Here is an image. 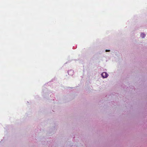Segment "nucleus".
Here are the masks:
<instances>
[{"instance_id": "2", "label": "nucleus", "mask_w": 147, "mask_h": 147, "mask_svg": "<svg viewBox=\"0 0 147 147\" xmlns=\"http://www.w3.org/2000/svg\"><path fill=\"white\" fill-rule=\"evenodd\" d=\"M140 36L142 38H143L145 37V34L144 33H142L140 34Z\"/></svg>"}, {"instance_id": "3", "label": "nucleus", "mask_w": 147, "mask_h": 147, "mask_svg": "<svg viewBox=\"0 0 147 147\" xmlns=\"http://www.w3.org/2000/svg\"><path fill=\"white\" fill-rule=\"evenodd\" d=\"M105 51H106V52H109V51H110V50H106Z\"/></svg>"}, {"instance_id": "1", "label": "nucleus", "mask_w": 147, "mask_h": 147, "mask_svg": "<svg viewBox=\"0 0 147 147\" xmlns=\"http://www.w3.org/2000/svg\"><path fill=\"white\" fill-rule=\"evenodd\" d=\"M101 76L103 78H106L107 77L108 74L105 72H104L101 74Z\"/></svg>"}]
</instances>
